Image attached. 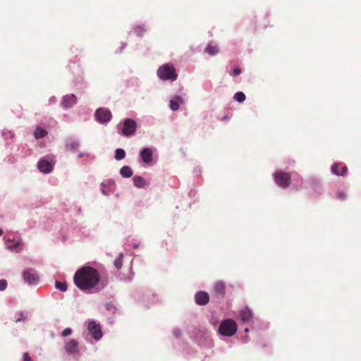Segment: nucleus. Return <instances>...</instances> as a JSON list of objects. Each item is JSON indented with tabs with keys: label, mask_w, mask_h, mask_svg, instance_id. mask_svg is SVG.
I'll return each mask as SVG.
<instances>
[{
	"label": "nucleus",
	"mask_w": 361,
	"mask_h": 361,
	"mask_svg": "<svg viewBox=\"0 0 361 361\" xmlns=\"http://www.w3.org/2000/svg\"><path fill=\"white\" fill-rule=\"evenodd\" d=\"M237 324L231 319L222 321L219 327V333L225 336H233L237 332Z\"/></svg>",
	"instance_id": "obj_2"
},
{
	"label": "nucleus",
	"mask_w": 361,
	"mask_h": 361,
	"mask_svg": "<svg viewBox=\"0 0 361 361\" xmlns=\"http://www.w3.org/2000/svg\"><path fill=\"white\" fill-rule=\"evenodd\" d=\"M25 319V316L23 312L20 313V317L16 319V322H20Z\"/></svg>",
	"instance_id": "obj_34"
},
{
	"label": "nucleus",
	"mask_w": 361,
	"mask_h": 361,
	"mask_svg": "<svg viewBox=\"0 0 361 361\" xmlns=\"http://www.w3.org/2000/svg\"><path fill=\"white\" fill-rule=\"evenodd\" d=\"M226 286L222 281H217L214 286V290L216 294L224 296L225 294Z\"/></svg>",
	"instance_id": "obj_15"
},
{
	"label": "nucleus",
	"mask_w": 361,
	"mask_h": 361,
	"mask_svg": "<svg viewBox=\"0 0 361 361\" xmlns=\"http://www.w3.org/2000/svg\"><path fill=\"white\" fill-rule=\"evenodd\" d=\"M78 342L74 339H71L66 342L65 350L69 355L78 353Z\"/></svg>",
	"instance_id": "obj_10"
},
{
	"label": "nucleus",
	"mask_w": 361,
	"mask_h": 361,
	"mask_svg": "<svg viewBox=\"0 0 361 361\" xmlns=\"http://www.w3.org/2000/svg\"><path fill=\"white\" fill-rule=\"evenodd\" d=\"M37 167L43 173H49L53 169L51 164L45 159H41L37 164Z\"/></svg>",
	"instance_id": "obj_12"
},
{
	"label": "nucleus",
	"mask_w": 361,
	"mask_h": 361,
	"mask_svg": "<svg viewBox=\"0 0 361 361\" xmlns=\"http://www.w3.org/2000/svg\"><path fill=\"white\" fill-rule=\"evenodd\" d=\"M252 317L251 311L247 309H243L239 312V317L243 322H248L251 319Z\"/></svg>",
	"instance_id": "obj_14"
},
{
	"label": "nucleus",
	"mask_w": 361,
	"mask_h": 361,
	"mask_svg": "<svg viewBox=\"0 0 361 361\" xmlns=\"http://www.w3.org/2000/svg\"><path fill=\"white\" fill-rule=\"evenodd\" d=\"M146 32V28L142 25H138L135 28V32L138 36H142V35Z\"/></svg>",
	"instance_id": "obj_25"
},
{
	"label": "nucleus",
	"mask_w": 361,
	"mask_h": 361,
	"mask_svg": "<svg viewBox=\"0 0 361 361\" xmlns=\"http://www.w3.org/2000/svg\"><path fill=\"white\" fill-rule=\"evenodd\" d=\"M55 287L57 288V289H59L61 291H66L67 290V285L66 283H61V282H59L58 281H56L55 283Z\"/></svg>",
	"instance_id": "obj_24"
},
{
	"label": "nucleus",
	"mask_w": 361,
	"mask_h": 361,
	"mask_svg": "<svg viewBox=\"0 0 361 361\" xmlns=\"http://www.w3.org/2000/svg\"><path fill=\"white\" fill-rule=\"evenodd\" d=\"M120 173L123 178H130L133 175V171L128 166H124L120 169Z\"/></svg>",
	"instance_id": "obj_19"
},
{
	"label": "nucleus",
	"mask_w": 361,
	"mask_h": 361,
	"mask_svg": "<svg viewBox=\"0 0 361 361\" xmlns=\"http://www.w3.org/2000/svg\"><path fill=\"white\" fill-rule=\"evenodd\" d=\"M178 100H180V102L181 103H183V100L182 99H180V97H178Z\"/></svg>",
	"instance_id": "obj_37"
},
{
	"label": "nucleus",
	"mask_w": 361,
	"mask_h": 361,
	"mask_svg": "<svg viewBox=\"0 0 361 361\" xmlns=\"http://www.w3.org/2000/svg\"><path fill=\"white\" fill-rule=\"evenodd\" d=\"M337 197L341 200H344L346 198V194L343 191H340L337 193Z\"/></svg>",
	"instance_id": "obj_29"
},
{
	"label": "nucleus",
	"mask_w": 361,
	"mask_h": 361,
	"mask_svg": "<svg viewBox=\"0 0 361 361\" xmlns=\"http://www.w3.org/2000/svg\"><path fill=\"white\" fill-rule=\"evenodd\" d=\"M106 309L109 310H111L112 309L115 310V307H114V305L111 304V303L106 304Z\"/></svg>",
	"instance_id": "obj_35"
},
{
	"label": "nucleus",
	"mask_w": 361,
	"mask_h": 361,
	"mask_svg": "<svg viewBox=\"0 0 361 361\" xmlns=\"http://www.w3.org/2000/svg\"><path fill=\"white\" fill-rule=\"evenodd\" d=\"M126 157V152L121 148L116 149L115 151V159L116 160H121Z\"/></svg>",
	"instance_id": "obj_21"
},
{
	"label": "nucleus",
	"mask_w": 361,
	"mask_h": 361,
	"mask_svg": "<svg viewBox=\"0 0 361 361\" xmlns=\"http://www.w3.org/2000/svg\"><path fill=\"white\" fill-rule=\"evenodd\" d=\"M47 135V132L40 127L37 128L34 133V136L36 139L42 138L45 137Z\"/></svg>",
	"instance_id": "obj_20"
},
{
	"label": "nucleus",
	"mask_w": 361,
	"mask_h": 361,
	"mask_svg": "<svg viewBox=\"0 0 361 361\" xmlns=\"http://www.w3.org/2000/svg\"><path fill=\"white\" fill-rule=\"evenodd\" d=\"M157 75L161 80H175L178 76L173 66L171 64H165L159 67Z\"/></svg>",
	"instance_id": "obj_3"
},
{
	"label": "nucleus",
	"mask_w": 361,
	"mask_h": 361,
	"mask_svg": "<svg viewBox=\"0 0 361 361\" xmlns=\"http://www.w3.org/2000/svg\"><path fill=\"white\" fill-rule=\"evenodd\" d=\"M195 298L196 303L199 305H205L209 300V294L204 291L197 292Z\"/></svg>",
	"instance_id": "obj_11"
},
{
	"label": "nucleus",
	"mask_w": 361,
	"mask_h": 361,
	"mask_svg": "<svg viewBox=\"0 0 361 361\" xmlns=\"http://www.w3.org/2000/svg\"><path fill=\"white\" fill-rule=\"evenodd\" d=\"M3 234V231L0 229V236Z\"/></svg>",
	"instance_id": "obj_38"
},
{
	"label": "nucleus",
	"mask_w": 361,
	"mask_h": 361,
	"mask_svg": "<svg viewBox=\"0 0 361 361\" xmlns=\"http://www.w3.org/2000/svg\"><path fill=\"white\" fill-rule=\"evenodd\" d=\"M88 331L94 340H99L102 336L101 326L94 321H90L87 326Z\"/></svg>",
	"instance_id": "obj_8"
},
{
	"label": "nucleus",
	"mask_w": 361,
	"mask_h": 361,
	"mask_svg": "<svg viewBox=\"0 0 361 361\" xmlns=\"http://www.w3.org/2000/svg\"><path fill=\"white\" fill-rule=\"evenodd\" d=\"M96 120L102 123L109 122L111 118V111L106 108H99L94 114Z\"/></svg>",
	"instance_id": "obj_7"
},
{
	"label": "nucleus",
	"mask_w": 361,
	"mask_h": 361,
	"mask_svg": "<svg viewBox=\"0 0 361 361\" xmlns=\"http://www.w3.org/2000/svg\"><path fill=\"white\" fill-rule=\"evenodd\" d=\"M341 167L340 164H334L331 166V171L336 176H340V170L339 168Z\"/></svg>",
	"instance_id": "obj_26"
},
{
	"label": "nucleus",
	"mask_w": 361,
	"mask_h": 361,
	"mask_svg": "<svg viewBox=\"0 0 361 361\" xmlns=\"http://www.w3.org/2000/svg\"><path fill=\"white\" fill-rule=\"evenodd\" d=\"M75 285L81 290H89L99 284L100 276L98 271L85 266L76 271L73 278Z\"/></svg>",
	"instance_id": "obj_1"
},
{
	"label": "nucleus",
	"mask_w": 361,
	"mask_h": 361,
	"mask_svg": "<svg viewBox=\"0 0 361 361\" xmlns=\"http://www.w3.org/2000/svg\"><path fill=\"white\" fill-rule=\"evenodd\" d=\"M341 171H340V176H344L346 173L348 172V167L346 166H341Z\"/></svg>",
	"instance_id": "obj_31"
},
{
	"label": "nucleus",
	"mask_w": 361,
	"mask_h": 361,
	"mask_svg": "<svg viewBox=\"0 0 361 361\" xmlns=\"http://www.w3.org/2000/svg\"><path fill=\"white\" fill-rule=\"evenodd\" d=\"M240 73H241V70L239 68H235L233 69V73H231V75L233 76H237V75H240Z\"/></svg>",
	"instance_id": "obj_32"
},
{
	"label": "nucleus",
	"mask_w": 361,
	"mask_h": 361,
	"mask_svg": "<svg viewBox=\"0 0 361 361\" xmlns=\"http://www.w3.org/2000/svg\"><path fill=\"white\" fill-rule=\"evenodd\" d=\"M23 279L29 285H35L39 281V276L35 270L27 269L22 273Z\"/></svg>",
	"instance_id": "obj_6"
},
{
	"label": "nucleus",
	"mask_w": 361,
	"mask_h": 361,
	"mask_svg": "<svg viewBox=\"0 0 361 361\" xmlns=\"http://www.w3.org/2000/svg\"><path fill=\"white\" fill-rule=\"evenodd\" d=\"M137 129V123L130 118L124 120L121 133L124 136L130 137L133 135Z\"/></svg>",
	"instance_id": "obj_5"
},
{
	"label": "nucleus",
	"mask_w": 361,
	"mask_h": 361,
	"mask_svg": "<svg viewBox=\"0 0 361 361\" xmlns=\"http://www.w3.org/2000/svg\"><path fill=\"white\" fill-rule=\"evenodd\" d=\"M72 333V329H70V328H66L63 331H62V336H69L71 335Z\"/></svg>",
	"instance_id": "obj_30"
},
{
	"label": "nucleus",
	"mask_w": 361,
	"mask_h": 361,
	"mask_svg": "<svg viewBox=\"0 0 361 361\" xmlns=\"http://www.w3.org/2000/svg\"><path fill=\"white\" fill-rule=\"evenodd\" d=\"M169 106H170L171 109L173 110V111H176L179 108V104H178V102L174 100V99H171L170 100V105Z\"/></svg>",
	"instance_id": "obj_27"
},
{
	"label": "nucleus",
	"mask_w": 361,
	"mask_h": 361,
	"mask_svg": "<svg viewBox=\"0 0 361 361\" xmlns=\"http://www.w3.org/2000/svg\"><path fill=\"white\" fill-rule=\"evenodd\" d=\"M245 98V94L242 92H238L234 95V99L240 103L243 102Z\"/></svg>",
	"instance_id": "obj_23"
},
{
	"label": "nucleus",
	"mask_w": 361,
	"mask_h": 361,
	"mask_svg": "<svg viewBox=\"0 0 361 361\" xmlns=\"http://www.w3.org/2000/svg\"><path fill=\"white\" fill-rule=\"evenodd\" d=\"M7 287V281L5 279L0 280V290H4Z\"/></svg>",
	"instance_id": "obj_28"
},
{
	"label": "nucleus",
	"mask_w": 361,
	"mask_h": 361,
	"mask_svg": "<svg viewBox=\"0 0 361 361\" xmlns=\"http://www.w3.org/2000/svg\"><path fill=\"white\" fill-rule=\"evenodd\" d=\"M66 148L68 151L75 152L79 148V143L75 140H70L66 142Z\"/></svg>",
	"instance_id": "obj_16"
},
{
	"label": "nucleus",
	"mask_w": 361,
	"mask_h": 361,
	"mask_svg": "<svg viewBox=\"0 0 361 361\" xmlns=\"http://www.w3.org/2000/svg\"><path fill=\"white\" fill-rule=\"evenodd\" d=\"M23 361H32L27 353L23 354Z\"/></svg>",
	"instance_id": "obj_33"
},
{
	"label": "nucleus",
	"mask_w": 361,
	"mask_h": 361,
	"mask_svg": "<svg viewBox=\"0 0 361 361\" xmlns=\"http://www.w3.org/2000/svg\"><path fill=\"white\" fill-rule=\"evenodd\" d=\"M76 97L73 94L65 95L61 99V106L66 109L71 108L76 103Z\"/></svg>",
	"instance_id": "obj_9"
},
{
	"label": "nucleus",
	"mask_w": 361,
	"mask_h": 361,
	"mask_svg": "<svg viewBox=\"0 0 361 361\" xmlns=\"http://www.w3.org/2000/svg\"><path fill=\"white\" fill-rule=\"evenodd\" d=\"M140 157L145 163H150L152 160V150L148 147L144 148L140 152Z\"/></svg>",
	"instance_id": "obj_13"
},
{
	"label": "nucleus",
	"mask_w": 361,
	"mask_h": 361,
	"mask_svg": "<svg viewBox=\"0 0 361 361\" xmlns=\"http://www.w3.org/2000/svg\"><path fill=\"white\" fill-rule=\"evenodd\" d=\"M123 255L119 254L118 256L116 257V259L114 261V266L117 269H120L122 267L123 265Z\"/></svg>",
	"instance_id": "obj_22"
},
{
	"label": "nucleus",
	"mask_w": 361,
	"mask_h": 361,
	"mask_svg": "<svg viewBox=\"0 0 361 361\" xmlns=\"http://www.w3.org/2000/svg\"><path fill=\"white\" fill-rule=\"evenodd\" d=\"M276 183L282 188H288L291 183V174L282 171H277L274 174Z\"/></svg>",
	"instance_id": "obj_4"
},
{
	"label": "nucleus",
	"mask_w": 361,
	"mask_h": 361,
	"mask_svg": "<svg viewBox=\"0 0 361 361\" xmlns=\"http://www.w3.org/2000/svg\"><path fill=\"white\" fill-rule=\"evenodd\" d=\"M83 157V154L82 153H79L78 154V157L81 158Z\"/></svg>",
	"instance_id": "obj_36"
},
{
	"label": "nucleus",
	"mask_w": 361,
	"mask_h": 361,
	"mask_svg": "<svg viewBox=\"0 0 361 361\" xmlns=\"http://www.w3.org/2000/svg\"><path fill=\"white\" fill-rule=\"evenodd\" d=\"M205 52L211 56L216 55L219 53V49L216 44H213L212 42L209 43L207 47L205 48Z\"/></svg>",
	"instance_id": "obj_17"
},
{
	"label": "nucleus",
	"mask_w": 361,
	"mask_h": 361,
	"mask_svg": "<svg viewBox=\"0 0 361 361\" xmlns=\"http://www.w3.org/2000/svg\"><path fill=\"white\" fill-rule=\"evenodd\" d=\"M133 184L137 188H144L146 185L145 180L139 176H135L133 178Z\"/></svg>",
	"instance_id": "obj_18"
}]
</instances>
